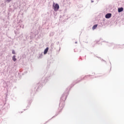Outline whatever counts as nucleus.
Returning a JSON list of instances; mask_svg holds the SVG:
<instances>
[{"label":"nucleus","instance_id":"2","mask_svg":"<svg viewBox=\"0 0 124 124\" xmlns=\"http://www.w3.org/2000/svg\"><path fill=\"white\" fill-rule=\"evenodd\" d=\"M112 16V14H107L106 15L105 17L107 19H109V18H111Z\"/></svg>","mask_w":124,"mask_h":124},{"label":"nucleus","instance_id":"1","mask_svg":"<svg viewBox=\"0 0 124 124\" xmlns=\"http://www.w3.org/2000/svg\"><path fill=\"white\" fill-rule=\"evenodd\" d=\"M53 8L54 11H58V10L60 9V6L58 4H55V3H53Z\"/></svg>","mask_w":124,"mask_h":124},{"label":"nucleus","instance_id":"8","mask_svg":"<svg viewBox=\"0 0 124 124\" xmlns=\"http://www.w3.org/2000/svg\"><path fill=\"white\" fill-rule=\"evenodd\" d=\"M12 54H13L14 55H15V54H16V53H15V51H14V50L12 51Z\"/></svg>","mask_w":124,"mask_h":124},{"label":"nucleus","instance_id":"3","mask_svg":"<svg viewBox=\"0 0 124 124\" xmlns=\"http://www.w3.org/2000/svg\"><path fill=\"white\" fill-rule=\"evenodd\" d=\"M49 50V47H46L44 52V55H46V53L48 52V51Z\"/></svg>","mask_w":124,"mask_h":124},{"label":"nucleus","instance_id":"7","mask_svg":"<svg viewBox=\"0 0 124 124\" xmlns=\"http://www.w3.org/2000/svg\"><path fill=\"white\" fill-rule=\"evenodd\" d=\"M6 2H10L11 1V0H5Z\"/></svg>","mask_w":124,"mask_h":124},{"label":"nucleus","instance_id":"4","mask_svg":"<svg viewBox=\"0 0 124 124\" xmlns=\"http://www.w3.org/2000/svg\"><path fill=\"white\" fill-rule=\"evenodd\" d=\"M13 61H14V62H16V61H17V59H16V56L14 55L13 56Z\"/></svg>","mask_w":124,"mask_h":124},{"label":"nucleus","instance_id":"6","mask_svg":"<svg viewBox=\"0 0 124 124\" xmlns=\"http://www.w3.org/2000/svg\"><path fill=\"white\" fill-rule=\"evenodd\" d=\"M96 28H97V24L94 25L92 29H93V30H95L96 29Z\"/></svg>","mask_w":124,"mask_h":124},{"label":"nucleus","instance_id":"5","mask_svg":"<svg viewBox=\"0 0 124 124\" xmlns=\"http://www.w3.org/2000/svg\"><path fill=\"white\" fill-rule=\"evenodd\" d=\"M122 11H124L123 8H120L118 9V12H122Z\"/></svg>","mask_w":124,"mask_h":124},{"label":"nucleus","instance_id":"9","mask_svg":"<svg viewBox=\"0 0 124 124\" xmlns=\"http://www.w3.org/2000/svg\"><path fill=\"white\" fill-rule=\"evenodd\" d=\"M92 2H93V1H92Z\"/></svg>","mask_w":124,"mask_h":124}]
</instances>
